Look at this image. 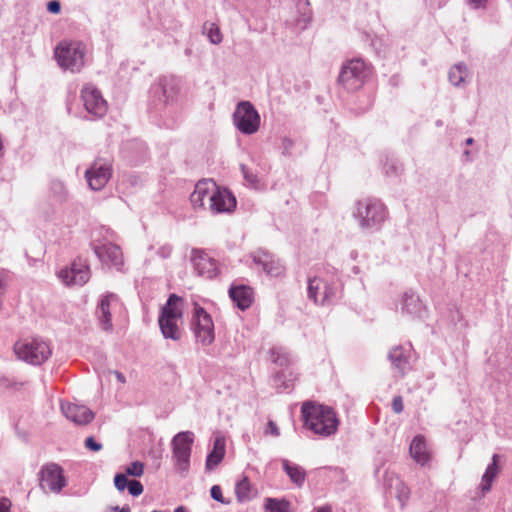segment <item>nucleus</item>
Here are the masks:
<instances>
[{"label": "nucleus", "mask_w": 512, "mask_h": 512, "mask_svg": "<svg viewBox=\"0 0 512 512\" xmlns=\"http://www.w3.org/2000/svg\"><path fill=\"white\" fill-rule=\"evenodd\" d=\"M431 1V5L440 9L442 8L444 5H446V3L449 1V0H430Z\"/></svg>", "instance_id": "55"}, {"label": "nucleus", "mask_w": 512, "mask_h": 512, "mask_svg": "<svg viewBox=\"0 0 512 512\" xmlns=\"http://www.w3.org/2000/svg\"><path fill=\"white\" fill-rule=\"evenodd\" d=\"M203 30L207 33V36L212 44H219L222 42V34L216 24L206 22L203 25Z\"/></svg>", "instance_id": "37"}, {"label": "nucleus", "mask_w": 512, "mask_h": 512, "mask_svg": "<svg viewBox=\"0 0 512 512\" xmlns=\"http://www.w3.org/2000/svg\"><path fill=\"white\" fill-rule=\"evenodd\" d=\"M211 498L222 504H229L230 501L226 500L222 495V489L219 485H213L210 489Z\"/></svg>", "instance_id": "43"}, {"label": "nucleus", "mask_w": 512, "mask_h": 512, "mask_svg": "<svg viewBox=\"0 0 512 512\" xmlns=\"http://www.w3.org/2000/svg\"><path fill=\"white\" fill-rule=\"evenodd\" d=\"M410 455L420 465L424 466L430 461V453L427 449L425 438L417 435L410 444Z\"/></svg>", "instance_id": "25"}, {"label": "nucleus", "mask_w": 512, "mask_h": 512, "mask_svg": "<svg viewBox=\"0 0 512 512\" xmlns=\"http://www.w3.org/2000/svg\"><path fill=\"white\" fill-rule=\"evenodd\" d=\"M308 6H309V1H308V0H299V2H298V8H299V9L304 8V9H306V10H307V11H305V12L303 13V15H302V21H303L305 24L309 23V22H310V20H311V12H310V10H309Z\"/></svg>", "instance_id": "45"}, {"label": "nucleus", "mask_w": 512, "mask_h": 512, "mask_svg": "<svg viewBox=\"0 0 512 512\" xmlns=\"http://www.w3.org/2000/svg\"><path fill=\"white\" fill-rule=\"evenodd\" d=\"M174 512H187L186 508L184 506H178Z\"/></svg>", "instance_id": "59"}, {"label": "nucleus", "mask_w": 512, "mask_h": 512, "mask_svg": "<svg viewBox=\"0 0 512 512\" xmlns=\"http://www.w3.org/2000/svg\"><path fill=\"white\" fill-rule=\"evenodd\" d=\"M353 217L363 231L377 232L388 218V209L380 199L368 197L356 202Z\"/></svg>", "instance_id": "2"}, {"label": "nucleus", "mask_w": 512, "mask_h": 512, "mask_svg": "<svg viewBox=\"0 0 512 512\" xmlns=\"http://www.w3.org/2000/svg\"><path fill=\"white\" fill-rule=\"evenodd\" d=\"M61 410L65 417L77 425H86L94 419V413L92 410L84 405L77 404H62Z\"/></svg>", "instance_id": "21"}, {"label": "nucleus", "mask_w": 512, "mask_h": 512, "mask_svg": "<svg viewBox=\"0 0 512 512\" xmlns=\"http://www.w3.org/2000/svg\"><path fill=\"white\" fill-rule=\"evenodd\" d=\"M50 194L57 202H65L68 199V191L65 184L60 180H52L50 183Z\"/></svg>", "instance_id": "34"}, {"label": "nucleus", "mask_w": 512, "mask_h": 512, "mask_svg": "<svg viewBox=\"0 0 512 512\" xmlns=\"http://www.w3.org/2000/svg\"><path fill=\"white\" fill-rule=\"evenodd\" d=\"M10 507L11 501L6 497H2L0 499V512H10Z\"/></svg>", "instance_id": "52"}, {"label": "nucleus", "mask_w": 512, "mask_h": 512, "mask_svg": "<svg viewBox=\"0 0 512 512\" xmlns=\"http://www.w3.org/2000/svg\"><path fill=\"white\" fill-rule=\"evenodd\" d=\"M270 355L272 362L279 366H287L291 363V355L282 347H273Z\"/></svg>", "instance_id": "35"}, {"label": "nucleus", "mask_w": 512, "mask_h": 512, "mask_svg": "<svg viewBox=\"0 0 512 512\" xmlns=\"http://www.w3.org/2000/svg\"><path fill=\"white\" fill-rule=\"evenodd\" d=\"M240 168L246 182L251 186H256L259 181L258 176L244 164H241Z\"/></svg>", "instance_id": "40"}, {"label": "nucleus", "mask_w": 512, "mask_h": 512, "mask_svg": "<svg viewBox=\"0 0 512 512\" xmlns=\"http://www.w3.org/2000/svg\"><path fill=\"white\" fill-rule=\"evenodd\" d=\"M92 248L103 264L121 270L124 262L122 251L118 245L111 242H93Z\"/></svg>", "instance_id": "14"}, {"label": "nucleus", "mask_w": 512, "mask_h": 512, "mask_svg": "<svg viewBox=\"0 0 512 512\" xmlns=\"http://www.w3.org/2000/svg\"><path fill=\"white\" fill-rule=\"evenodd\" d=\"M182 302L183 299L180 296L170 294L161 308L159 318L181 320L183 317Z\"/></svg>", "instance_id": "23"}, {"label": "nucleus", "mask_w": 512, "mask_h": 512, "mask_svg": "<svg viewBox=\"0 0 512 512\" xmlns=\"http://www.w3.org/2000/svg\"><path fill=\"white\" fill-rule=\"evenodd\" d=\"M127 489L130 495L137 497L143 493L144 487L140 481L130 480Z\"/></svg>", "instance_id": "42"}, {"label": "nucleus", "mask_w": 512, "mask_h": 512, "mask_svg": "<svg viewBox=\"0 0 512 512\" xmlns=\"http://www.w3.org/2000/svg\"><path fill=\"white\" fill-rule=\"evenodd\" d=\"M81 99L85 110L95 119L102 118L107 113V102L95 85L85 84L81 89Z\"/></svg>", "instance_id": "10"}, {"label": "nucleus", "mask_w": 512, "mask_h": 512, "mask_svg": "<svg viewBox=\"0 0 512 512\" xmlns=\"http://www.w3.org/2000/svg\"><path fill=\"white\" fill-rule=\"evenodd\" d=\"M467 4L474 9L485 7L487 0H466Z\"/></svg>", "instance_id": "54"}, {"label": "nucleus", "mask_w": 512, "mask_h": 512, "mask_svg": "<svg viewBox=\"0 0 512 512\" xmlns=\"http://www.w3.org/2000/svg\"><path fill=\"white\" fill-rule=\"evenodd\" d=\"M191 329L196 342L201 345L209 346L214 342L215 330L212 316L198 303H194L191 318Z\"/></svg>", "instance_id": "6"}, {"label": "nucleus", "mask_w": 512, "mask_h": 512, "mask_svg": "<svg viewBox=\"0 0 512 512\" xmlns=\"http://www.w3.org/2000/svg\"><path fill=\"white\" fill-rule=\"evenodd\" d=\"M180 81L174 76H165L160 78L157 90L164 96V102H168L178 93Z\"/></svg>", "instance_id": "28"}, {"label": "nucleus", "mask_w": 512, "mask_h": 512, "mask_svg": "<svg viewBox=\"0 0 512 512\" xmlns=\"http://www.w3.org/2000/svg\"><path fill=\"white\" fill-rule=\"evenodd\" d=\"M396 81H397V76H396V75H394V76H392V77L390 78V83H392V84H394V85H395V84H396Z\"/></svg>", "instance_id": "61"}, {"label": "nucleus", "mask_w": 512, "mask_h": 512, "mask_svg": "<svg viewBox=\"0 0 512 512\" xmlns=\"http://www.w3.org/2000/svg\"><path fill=\"white\" fill-rule=\"evenodd\" d=\"M235 493L238 501L240 502H244L250 499V483L247 478H243L237 482Z\"/></svg>", "instance_id": "36"}, {"label": "nucleus", "mask_w": 512, "mask_h": 512, "mask_svg": "<svg viewBox=\"0 0 512 512\" xmlns=\"http://www.w3.org/2000/svg\"><path fill=\"white\" fill-rule=\"evenodd\" d=\"M17 357L31 365H41L51 356V348L47 342L40 339L17 342L14 345Z\"/></svg>", "instance_id": "7"}, {"label": "nucleus", "mask_w": 512, "mask_h": 512, "mask_svg": "<svg viewBox=\"0 0 512 512\" xmlns=\"http://www.w3.org/2000/svg\"><path fill=\"white\" fill-rule=\"evenodd\" d=\"M294 147V141L289 137H284L281 143L282 154L285 156L291 155V150Z\"/></svg>", "instance_id": "46"}, {"label": "nucleus", "mask_w": 512, "mask_h": 512, "mask_svg": "<svg viewBox=\"0 0 512 512\" xmlns=\"http://www.w3.org/2000/svg\"><path fill=\"white\" fill-rule=\"evenodd\" d=\"M85 447L93 452H98L102 449V444L95 440L93 436L87 437L84 442Z\"/></svg>", "instance_id": "44"}, {"label": "nucleus", "mask_w": 512, "mask_h": 512, "mask_svg": "<svg viewBox=\"0 0 512 512\" xmlns=\"http://www.w3.org/2000/svg\"><path fill=\"white\" fill-rule=\"evenodd\" d=\"M173 251V247L170 244H164L160 246L157 250V255L162 259H167L171 256Z\"/></svg>", "instance_id": "47"}, {"label": "nucleus", "mask_w": 512, "mask_h": 512, "mask_svg": "<svg viewBox=\"0 0 512 512\" xmlns=\"http://www.w3.org/2000/svg\"><path fill=\"white\" fill-rule=\"evenodd\" d=\"M383 170L387 176H398L402 173L403 167L397 159L391 158L386 160Z\"/></svg>", "instance_id": "38"}, {"label": "nucleus", "mask_w": 512, "mask_h": 512, "mask_svg": "<svg viewBox=\"0 0 512 512\" xmlns=\"http://www.w3.org/2000/svg\"><path fill=\"white\" fill-rule=\"evenodd\" d=\"M436 125H437V126H441V125H442V122H441L440 120H438V121L436 122Z\"/></svg>", "instance_id": "62"}, {"label": "nucleus", "mask_w": 512, "mask_h": 512, "mask_svg": "<svg viewBox=\"0 0 512 512\" xmlns=\"http://www.w3.org/2000/svg\"><path fill=\"white\" fill-rule=\"evenodd\" d=\"M3 286H4V284H3V282L0 280V290H1V289H3Z\"/></svg>", "instance_id": "63"}, {"label": "nucleus", "mask_w": 512, "mask_h": 512, "mask_svg": "<svg viewBox=\"0 0 512 512\" xmlns=\"http://www.w3.org/2000/svg\"><path fill=\"white\" fill-rule=\"evenodd\" d=\"M282 466H283V470L286 472V474L288 475L290 480L297 487H302L305 482V479H306L305 470L297 464H292L287 459L282 460Z\"/></svg>", "instance_id": "30"}, {"label": "nucleus", "mask_w": 512, "mask_h": 512, "mask_svg": "<svg viewBox=\"0 0 512 512\" xmlns=\"http://www.w3.org/2000/svg\"><path fill=\"white\" fill-rule=\"evenodd\" d=\"M47 10L52 14H58L61 11V4L58 0L49 1Z\"/></svg>", "instance_id": "51"}, {"label": "nucleus", "mask_w": 512, "mask_h": 512, "mask_svg": "<svg viewBox=\"0 0 512 512\" xmlns=\"http://www.w3.org/2000/svg\"><path fill=\"white\" fill-rule=\"evenodd\" d=\"M234 126L245 135H252L259 130L260 115L249 101H241L233 113Z\"/></svg>", "instance_id": "8"}, {"label": "nucleus", "mask_w": 512, "mask_h": 512, "mask_svg": "<svg viewBox=\"0 0 512 512\" xmlns=\"http://www.w3.org/2000/svg\"><path fill=\"white\" fill-rule=\"evenodd\" d=\"M229 296L233 303L240 309H248L254 300V291L247 285H231L229 288Z\"/></svg>", "instance_id": "22"}, {"label": "nucleus", "mask_w": 512, "mask_h": 512, "mask_svg": "<svg viewBox=\"0 0 512 512\" xmlns=\"http://www.w3.org/2000/svg\"><path fill=\"white\" fill-rule=\"evenodd\" d=\"M469 153H470V152H469V150L464 151V154H465L466 156H469Z\"/></svg>", "instance_id": "64"}, {"label": "nucleus", "mask_w": 512, "mask_h": 512, "mask_svg": "<svg viewBox=\"0 0 512 512\" xmlns=\"http://www.w3.org/2000/svg\"><path fill=\"white\" fill-rule=\"evenodd\" d=\"M265 434H271L274 437H278L280 435V431L276 423L272 420H269L267 423V428L265 430Z\"/></svg>", "instance_id": "50"}, {"label": "nucleus", "mask_w": 512, "mask_h": 512, "mask_svg": "<svg viewBox=\"0 0 512 512\" xmlns=\"http://www.w3.org/2000/svg\"><path fill=\"white\" fill-rule=\"evenodd\" d=\"M264 507L266 512H290V503L285 499L266 498Z\"/></svg>", "instance_id": "33"}, {"label": "nucleus", "mask_w": 512, "mask_h": 512, "mask_svg": "<svg viewBox=\"0 0 512 512\" xmlns=\"http://www.w3.org/2000/svg\"><path fill=\"white\" fill-rule=\"evenodd\" d=\"M338 287L333 282H328L320 277L308 279L307 297L315 304L327 305L337 298Z\"/></svg>", "instance_id": "9"}, {"label": "nucleus", "mask_w": 512, "mask_h": 512, "mask_svg": "<svg viewBox=\"0 0 512 512\" xmlns=\"http://www.w3.org/2000/svg\"><path fill=\"white\" fill-rule=\"evenodd\" d=\"M468 76V68L464 63H458L454 65L448 73V78L450 83L459 87L462 83H464L465 78Z\"/></svg>", "instance_id": "31"}, {"label": "nucleus", "mask_w": 512, "mask_h": 512, "mask_svg": "<svg viewBox=\"0 0 512 512\" xmlns=\"http://www.w3.org/2000/svg\"><path fill=\"white\" fill-rule=\"evenodd\" d=\"M369 74L370 69L362 59H351L342 65L338 76V83L345 90L353 92L364 85Z\"/></svg>", "instance_id": "4"}, {"label": "nucleus", "mask_w": 512, "mask_h": 512, "mask_svg": "<svg viewBox=\"0 0 512 512\" xmlns=\"http://www.w3.org/2000/svg\"><path fill=\"white\" fill-rule=\"evenodd\" d=\"M423 310L424 306L418 295L413 291H406L403 294L402 312L412 316H421Z\"/></svg>", "instance_id": "26"}, {"label": "nucleus", "mask_w": 512, "mask_h": 512, "mask_svg": "<svg viewBox=\"0 0 512 512\" xmlns=\"http://www.w3.org/2000/svg\"><path fill=\"white\" fill-rule=\"evenodd\" d=\"M114 374H115V376H116V378H117V380H118L119 382H121V383H125V381H126V380H125V376H124L121 372H119V371H114Z\"/></svg>", "instance_id": "57"}, {"label": "nucleus", "mask_w": 512, "mask_h": 512, "mask_svg": "<svg viewBox=\"0 0 512 512\" xmlns=\"http://www.w3.org/2000/svg\"><path fill=\"white\" fill-rule=\"evenodd\" d=\"M85 45L79 41L60 42L55 49L58 65L73 73L84 67Z\"/></svg>", "instance_id": "3"}, {"label": "nucleus", "mask_w": 512, "mask_h": 512, "mask_svg": "<svg viewBox=\"0 0 512 512\" xmlns=\"http://www.w3.org/2000/svg\"><path fill=\"white\" fill-rule=\"evenodd\" d=\"M195 435L192 431H181L171 441L172 458L175 468L185 475L190 468V457Z\"/></svg>", "instance_id": "5"}, {"label": "nucleus", "mask_w": 512, "mask_h": 512, "mask_svg": "<svg viewBox=\"0 0 512 512\" xmlns=\"http://www.w3.org/2000/svg\"><path fill=\"white\" fill-rule=\"evenodd\" d=\"M16 385V383L8 378V377H1L0 378V387H3V388H12Z\"/></svg>", "instance_id": "53"}, {"label": "nucleus", "mask_w": 512, "mask_h": 512, "mask_svg": "<svg viewBox=\"0 0 512 512\" xmlns=\"http://www.w3.org/2000/svg\"><path fill=\"white\" fill-rule=\"evenodd\" d=\"M499 460L500 455L493 454L491 463L487 466L483 476H482V483H481V491L483 493H487L491 490L492 483L494 479L497 477L499 473Z\"/></svg>", "instance_id": "27"}, {"label": "nucleus", "mask_w": 512, "mask_h": 512, "mask_svg": "<svg viewBox=\"0 0 512 512\" xmlns=\"http://www.w3.org/2000/svg\"><path fill=\"white\" fill-rule=\"evenodd\" d=\"M237 205L234 194L227 188L217 186L216 191L210 197V211L212 214L231 213Z\"/></svg>", "instance_id": "18"}, {"label": "nucleus", "mask_w": 512, "mask_h": 512, "mask_svg": "<svg viewBox=\"0 0 512 512\" xmlns=\"http://www.w3.org/2000/svg\"><path fill=\"white\" fill-rule=\"evenodd\" d=\"M179 320L158 318L159 327L164 338L179 341L182 330L178 325Z\"/></svg>", "instance_id": "29"}, {"label": "nucleus", "mask_w": 512, "mask_h": 512, "mask_svg": "<svg viewBox=\"0 0 512 512\" xmlns=\"http://www.w3.org/2000/svg\"><path fill=\"white\" fill-rule=\"evenodd\" d=\"M217 185L211 179H203L196 183L194 191L190 195V201L194 209H205V204L208 202L210 209V197L216 191Z\"/></svg>", "instance_id": "19"}, {"label": "nucleus", "mask_w": 512, "mask_h": 512, "mask_svg": "<svg viewBox=\"0 0 512 512\" xmlns=\"http://www.w3.org/2000/svg\"><path fill=\"white\" fill-rule=\"evenodd\" d=\"M144 473V465L143 463L139 461L132 462L127 468H126V475L134 476V477H140Z\"/></svg>", "instance_id": "39"}, {"label": "nucleus", "mask_w": 512, "mask_h": 512, "mask_svg": "<svg viewBox=\"0 0 512 512\" xmlns=\"http://www.w3.org/2000/svg\"><path fill=\"white\" fill-rule=\"evenodd\" d=\"M301 413L304 425L315 434L329 437L336 433L339 420L331 407L307 401L302 404Z\"/></svg>", "instance_id": "1"}, {"label": "nucleus", "mask_w": 512, "mask_h": 512, "mask_svg": "<svg viewBox=\"0 0 512 512\" xmlns=\"http://www.w3.org/2000/svg\"><path fill=\"white\" fill-rule=\"evenodd\" d=\"M253 263L270 277H280L285 272V267L279 258L272 253L258 249L251 254Z\"/></svg>", "instance_id": "15"}, {"label": "nucleus", "mask_w": 512, "mask_h": 512, "mask_svg": "<svg viewBox=\"0 0 512 512\" xmlns=\"http://www.w3.org/2000/svg\"><path fill=\"white\" fill-rule=\"evenodd\" d=\"M397 490H398V499L403 505L404 502L408 499V489H407V487H405V485L403 483L399 482L397 485Z\"/></svg>", "instance_id": "48"}, {"label": "nucleus", "mask_w": 512, "mask_h": 512, "mask_svg": "<svg viewBox=\"0 0 512 512\" xmlns=\"http://www.w3.org/2000/svg\"><path fill=\"white\" fill-rule=\"evenodd\" d=\"M473 143H474V139H473V138H471V137H469V138H467V139L465 140V144H466V145H472Z\"/></svg>", "instance_id": "60"}, {"label": "nucleus", "mask_w": 512, "mask_h": 512, "mask_svg": "<svg viewBox=\"0 0 512 512\" xmlns=\"http://www.w3.org/2000/svg\"><path fill=\"white\" fill-rule=\"evenodd\" d=\"M411 352V345H397L390 349L387 358L398 375L404 376L411 370Z\"/></svg>", "instance_id": "17"}, {"label": "nucleus", "mask_w": 512, "mask_h": 512, "mask_svg": "<svg viewBox=\"0 0 512 512\" xmlns=\"http://www.w3.org/2000/svg\"><path fill=\"white\" fill-rule=\"evenodd\" d=\"M225 439L222 436H217L213 443L212 450L206 457L205 469L207 471L213 470L217 467L225 456Z\"/></svg>", "instance_id": "24"}, {"label": "nucleus", "mask_w": 512, "mask_h": 512, "mask_svg": "<svg viewBox=\"0 0 512 512\" xmlns=\"http://www.w3.org/2000/svg\"><path fill=\"white\" fill-rule=\"evenodd\" d=\"M113 510L115 512H130L131 511L130 507L128 505H125L123 507L115 506V507H113Z\"/></svg>", "instance_id": "56"}, {"label": "nucleus", "mask_w": 512, "mask_h": 512, "mask_svg": "<svg viewBox=\"0 0 512 512\" xmlns=\"http://www.w3.org/2000/svg\"><path fill=\"white\" fill-rule=\"evenodd\" d=\"M91 273L86 261L81 258L75 259L69 267L59 271V279L67 286H83L90 279Z\"/></svg>", "instance_id": "11"}, {"label": "nucleus", "mask_w": 512, "mask_h": 512, "mask_svg": "<svg viewBox=\"0 0 512 512\" xmlns=\"http://www.w3.org/2000/svg\"><path fill=\"white\" fill-rule=\"evenodd\" d=\"M112 175L111 163L107 159L98 158L92 166L86 170L85 176L92 190H101Z\"/></svg>", "instance_id": "13"}, {"label": "nucleus", "mask_w": 512, "mask_h": 512, "mask_svg": "<svg viewBox=\"0 0 512 512\" xmlns=\"http://www.w3.org/2000/svg\"><path fill=\"white\" fill-rule=\"evenodd\" d=\"M291 376L292 374L289 373L288 378V375L285 371H279L275 374L273 377V383L279 393L287 391L293 387L294 379Z\"/></svg>", "instance_id": "32"}, {"label": "nucleus", "mask_w": 512, "mask_h": 512, "mask_svg": "<svg viewBox=\"0 0 512 512\" xmlns=\"http://www.w3.org/2000/svg\"><path fill=\"white\" fill-rule=\"evenodd\" d=\"M119 298L116 294L108 292L101 297L96 308V316L102 330L110 331L113 328L111 307Z\"/></svg>", "instance_id": "20"}, {"label": "nucleus", "mask_w": 512, "mask_h": 512, "mask_svg": "<svg viewBox=\"0 0 512 512\" xmlns=\"http://www.w3.org/2000/svg\"><path fill=\"white\" fill-rule=\"evenodd\" d=\"M191 262L195 272L203 278L214 279L219 273L216 260L201 249H192Z\"/></svg>", "instance_id": "16"}, {"label": "nucleus", "mask_w": 512, "mask_h": 512, "mask_svg": "<svg viewBox=\"0 0 512 512\" xmlns=\"http://www.w3.org/2000/svg\"><path fill=\"white\" fill-rule=\"evenodd\" d=\"M392 409L395 413L399 414L403 411L404 405L401 396H395L392 400Z\"/></svg>", "instance_id": "49"}, {"label": "nucleus", "mask_w": 512, "mask_h": 512, "mask_svg": "<svg viewBox=\"0 0 512 512\" xmlns=\"http://www.w3.org/2000/svg\"><path fill=\"white\" fill-rule=\"evenodd\" d=\"M130 480H128L127 475L123 473H117L114 477V485L119 491H124L128 485Z\"/></svg>", "instance_id": "41"}, {"label": "nucleus", "mask_w": 512, "mask_h": 512, "mask_svg": "<svg viewBox=\"0 0 512 512\" xmlns=\"http://www.w3.org/2000/svg\"><path fill=\"white\" fill-rule=\"evenodd\" d=\"M67 485L63 469L56 463H50L41 468L40 486L43 490L48 489L52 493H60Z\"/></svg>", "instance_id": "12"}, {"label": "nucleus", "mask_w": 512, "mask_h": 512, "mask_svg": "<svg viewBox=\"0 0 512 512\" xmlns=\"http://www.w3.org/2000/svg\"><path fill=\"white\" fill-rule=\"evenodd\" d=\"M316 512H332L328 507H322L316 510Z\"/></svg>", "instance_id": "58"}]
</instances>
